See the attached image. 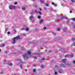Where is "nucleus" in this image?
<instances>
[{
    "label": "nucleus",
    "mask_w": 75,
    "mask_h": 75,
    "mask_svg": "<svg viewBox=\"0 0 75 75\" xmlns=\"http://www.w3.org/2000/svg\"><path fill=\"white\" fill-rule=\"evenodd\" d=\"M1 22H4V21H1Z\"/></svg>",
    "instance_id": "62"
},
{
    "label": "nucleus",
    "mask_w": 75,
    "mask_h": 75,
    "mask_svg": "<svg viewBox=\"0 0 75 75\" xmlns=\"http://www.w3.org/2000/svg\"><path fill=\"white\" fill-rule=\"evenodd\" d=\"M45 59V58L44 57H43V58L42 59V60H44Z\"/></svg>",
    "instance_id": "43"
},
{
    "label": "nucleus",
    "mask_w": 75,
    "mask_h": 75,
    "mask_svg": "<svg viewBox=\"0 0 75 75\" xmlns=\"http://www.w3.org/2000/svg\"><path fill=\"white\" fill-rule=\"evenodd\" d=\"M43 29L44 30H45L46 29V28L45 27H44V28H43Z\"/></svg>",
    "instance_id": "44"
},
{
    "label": "nucleus",
    "mask_w": 75,
    "mask_h": 75,
    "mask_svg": "<svg viewBox=\"0 0 75 75\" xmlns=\"http://www.w3.org/2000/svg\"><path fill=\"white\" fill-rule=\"evenodd\" d=\"M34 54H35V55H36V54H37L38 55H39V53H34Z\"/></svg>",
    "instance_id": "32"
},
{
    "label": "nucleus",
    "mask_w": 75,
    "mask_h": 75,
    "mask_svg": "<svg viewBox=\"0 0 75 75\" xmlns=\"http://www.w3.org/2000/svg\"><path fill=\"white\" fill-rule=\"evenodd\" d=\"M45 5L46 6H47V7H48L49 6V4H45Z\"/></svg>",
    "instance_id": "17"
},
{
    "label": "nucleus",
    "mask_w": 75,
    "mask_h": 75,
    "mask_svg": "<svg viewBox=\"0 0 75 75\" xmlns=\"http://www.w3.org/2000/svg\"><path fill=\"white\" fill-rule=\"evenodd\" d=\"M5 46V44H3L1 45L0 46V47H4Z\"/></svg>",
    "instance_id": "12"
},
{
    "label": "nucleus",
    "mask_w": 75,
    "mask_h": 75,
    "mask_svg": "<svg viewBox=\"0 0 75 75\" xmlns=\"http://www.w3.org/2000/svg\"><path fill=\"white\" fill-rule=\"evenodd\" d=\"M62 6H64V4H62Z\"/></svg>",
    "instance_id": "55"
},
{
    "label": "nucleus",
    "mask_w": 75,
    "mask_h": 75,
    "mask_svg": "<svg viewBox=\"0 0 75 75\" xmlns=\"http://www.w3.org/2000/svg\"><path fill=\"white\" fill-rule=\"evenodd\" d=\"M6 62V60H4V62Z\"/></svg>",
    "instance_id": "56"
},
{
    "label": "nucleus",
    "mask_w": 75,
    "mask_h": 75,
    "mask_svg": "<svg viewBox=\"0 0 75 75\" xmlns=\"http://www.w3.org/2000/svg\"><path fill=\"white\" fill-rule=\"evenodd\" d=\"M55 68H58V66H55Z\"/></svg>",
    "instance_id": "41"
},
{
    "label": "nucleus",
    "mask_w": 75,
    "mask_h": 75,
    "mask_svg": "<svg viewBox=\"0 0 75 75\" xmlns=\"http://www.w3.org/2000/svg\"><path fill=\"white\" fill-rule=\"evenodd\" d=\"M23 28H21V30H25V27H26V25H23Z\"/></svg>",
    "instance_id": "10"
},
{
    "label": "nucleus",
    "mask_w": 75,
    "mask_h": 75,
    "mask_svg": "<svg viewBox=\"0 0 75 75\" xmlns=\"http://www.w3.org/2000/svg\"><path fill=\"white\" fill-rule=\"evenodd\" d=\"M61 66H62V67H66V66H67V64H61Z\"/></svg>",
    "instance_id": "8"
},
{
    "label": "nucleus",
    "mask_w": 75,
    "mask_h": 75,
    "mask_svg": "<svg viewBox=\"0 0 75 75\" xmlns=\"http://www.w3.org/2000/svg\"><path fill=\"white\" fill-rule=\"evenodd\" d=\"M35 13H38V12L36 10H35Z\"/></svg>",
    "instance_id": "35"
},
{
    "label": "nucleus",
    "mask_w": 75,
    "mask_h": 75,
    "mask_svg": "<svg viewBox=\"0 0 75 75\" xmlns=\"http://www.w3.org/2000/svg\"><path fill=\"white\" fill-rule=\"evenodd\" d=\"M71 10H72V11H74V8H71Z\"/></svg>",
    "instance_id": "45"
},
{
    "label": "nucleus",
    "mask_w": 75,
    "mask_h": 75,
    "mask_svg": "<svg viewBox=\"0 0 75 75\" xmlns=\"http://www.w3.org/2000/svg\"><path fill=\"white\" fill-rule=\"evenodd\" d=\"M57 31H60V28H58L57 29Z\"/></svg>",
    "instance_id": "40"
},
{
    "label": "nucleus",
    "mask_w": 75,
    "mask_h": 75,
    "mask_svg": "<svg viewBox=\"0 0 75 75\" xmlns=\"http://www.w3.org/2000/svg\"><path fill=\"white\" fill-rule=\"evenodd\" d=\"M40 1L42 4H44L45 3V2L42 0H40Z\"/></svg>",
    "instance_id": "9"
},
{
    "label": "nucleus",
    "mask_w": 75,
    "mask_h": 75,
    "mask_svg": "<svg viewBox=\"0 0 75 75\" xmlns=\"http://www.w3.org/2000/svg\"><path fill=\"white\" fill-rule=\"evenodd\" d=\"M18 39H20V36H18L14 38L13 39V41L12 42V44H15L16 40H18Z\"/></svg>",
    "instance_id": "2"
},
{
    "label": "nucleus",
    "mask_w": 75,
    "mask_h": 75,
    "mask_svg": "<svg viewBox=\"0 0 75 75\" xmlns=\"http://www.w3.org/2000/svg\"><path fill=\"white\" fill-rule=\"evenodd\" d=\"M73 28H75V25H74V26H73Z\"/></svg>",
    "instance_id": "54"
},
{
    "label": "nucleus",
    "mask_w": 75,
    "mask_h": 75,
    "mask_svg": "<svg viewBox=\"0 0 75 75\" xmlns=\"http://www.w3.org/2000/svg\"><path fill=\"white\" fill-rule=\"evenodd\" d=\"M52 4L54 5V7H57V4H54V2H52Z\"/></svg>",
    "instance_id": "6"
},
{
    "label": "nucleus",
    "mask_w": 75,
    "mask_h": 75,
    "mask_svg": "<svg viewBox=\"0 0 75 75\" xmlns=\"http://www.w3.org/2000/svg\"><path fill=\"white\" fill-rule=\"evenodd\" d=\"M25 30L26 31H28L29 30V29H28V28L27 27H26V28L25 29Z\"/></svg>",
    "instance_id": "14"
},
{
    "label": "nucleus",
    "mask_w": 75,
    "mask_h": 75,
    "mask_svg": "<svg viewBox=\"0 0 75 75\" xmlns=\"http://www.w3.org/2000/svg\"><path fill=\"white\" fill-rule=\"evenodd\" d=\"M20 68H21V69H22V68H23V67L22 66V65H21V64H20Z\"/></svg>",
    "instance_id": "21"
},
{
    "label": "nucleus",
    "mask_w": 75,
    "mask_h": 75,
    "mask_svg": "<svg viewBox=\"0 0 75 75\" xmlns=\"http://www.w3.org/2000/svg\"><path fill=\"white\" fill-rule=\"evenodd\" d=\"M67 61V59H64L62 60V62H63L64 63H65Z\"/></svg>",
    "instance_id": "5"
},
{
    "label": "nucleus",
    "mask_w": 75,
    "mask_h": 75,
    "mask_svg": "<svg viewBox=\"0 0 75 75\" xmlns=\"http://www.w3.org/2000/svg\"><path fill=\"white\" fill-rule=\"evenodd\" d=\"M43 8L44 9V10H47V8L45 7H43Z\"/></svg>",
    "instance_id": "24"
},
{
    "label": "nucleus",
    "mask_w": 75,
    "mask_h": 75,
    "mask_svg": "<svg viewBox=\"0 0 75 75\" xmlns=\"http://www.w3.org/2000/svg\"><path fill=\"white\" fill-rule=\"evenodd\" d=\"M38 18L39 19H40V18H41V16H38Z\"/></svg>",
    "instance_id": "22"
},
{
    "label": "nucleus",
    "mask_w": 75,
    "mask_h": 75,
    "mask_svg": "<svg viewBox=\"0 0 75 75\" xmlns=\"http://www.w3.org/2000/svg\"><path fill=\"white\" fill-rule=\"evenodd\" d=\"M27 54H25L23 55V58H24V59H27V58H28V56L29 55L31 54V52L29 51H28L27 52Z\"/></svg>",
    "instance_id": "1"
},
{
    "label": "nucleus",
    "mask_w": 75,
    "mask_h": 75,
    "mask_svg": "<svg viewBox=\"0 0 75 75\" xmlns=\"http://www.w3.org/2000/svg\"><path fill=\"white\" fill-rule=\"evenodd\" d=\"M55 74H57V72L55 71Z\"/></svg>",
    "instance_id": "49"
},
{
    "label": "nucleus",
    "mask_w": 75,
    "mask_h": 75,
    "mask_svg": "<svg viewBox=\"0 0 75 75\" xmlns=\"http://www.w3.org/2000/svg\"><path fill=\"white\" fill-rule=\"evenodd\" d=\"M64 18L66 19L67 20H68V19H69V18H68L67 17H64Z\"/></svg>",
    "instance_id": "23"
},
{
    "label": "nucleus",
    "mask_w": 75,
    "mask_h": 75,
    "mask_svg": "<svg viewBox=\"0 0 75 75\" xmlns=\"http://www.w3.org/2000/svg\"><path fill=\"white\" fill-rule=\"evenodd\" d=\"M1 49H0V52H1Z\"/></svg>",
    "instance_id": "59"
},
{
    "label": "nucleus",
    "mask_w": 75,
    "mask_h": 75,
    "mask_svg": "<svg viewBox=\"0 0 75 75\" xmlns=\"http://www.w3.org/2000/svg\"><path fill=\"white\" fill-rule=\"evenodd\" d=\"M71 40L72 41H75V38H72L71 39Z\"/></svg>",
    "instance_id": "19"
},
{
    "label": "nucleus",
    "mask_w": 75,
    "mask_h": 75,
    "mask_svg": "<svg viewBox=\"0 0 75 75\" xmlns=\"http://www.w3.org/2000/svg\"><path fill=\"white\" fill-rule=\"evenodd\" d=\"M8 34H10V32H7Z\"/></svg>",
    "instance_id": "42"
},
{
    "label": "nucleus",
    "mask_w": 75,
    "mask_h": 75,
    "mask_svg": "<svg viewBox=\"0 0 75 75\" xmlns=\"http://www.w3.org/2000/svg\"><path fill=\"white\" fill-rule=\"evenodd\" d=\"M39 62H42V61H41V60H40V61H39Z\"/></svg>",
    "instance_id": "53"
},
{
    "label": "nucleus",
    "mask_w": 75,
    "mask_h": 75,
    "mask_svg": "<svg viewBox=\"0 0 75 75\" xmlns=\"http://www.w3.org/2000/svg\"><path fill=\"white\" fill-rule=\"evenodd\" d=\"M72 11H70V13H72Z\"/></svg>",
    "instance_id": "50"
},
{
    "label": "nucleus",
    "mask_w": 75,
    "mask_h": 75,
    "mask_svg": "<svg viewBox=\"0 0 75 75\" xmlns=\"http://www.w3.org/2000/svg\"><path fill=\"white\" fill-rule=\"evenodd\" d=\"M75 0H71V1L72 2V3H74L75 2Z\"/></svg>",
    "instance_id": "27"
},
{
    "label": "nucleus",
    "mask_w": 75,
    "mask_h": 75,
    "mask_svg": "<svg viewBox=\"0 0 75 75\" xmlns=\"http://www.w3.org/2000/svg\"><path fill=\"white\" fill-rule=\"evenodd\" d=\"M16 8H19V9H20V6H18L17 7H16Z\"/></svg>",
    "instance_id": "29"
},
{
    "label": "nucleus",
    "mask_w": 75,
    "mask_h": 75,
    "mask_svg": "<svg viewBox=\"0 0 75 75\" xmlns=\"http://www.w3.org/2000/svg\"><path fill=\"white\" fill-rule=\"evenodd\" d=\"M39 8L40 11H42V9H41V8Z\"/></svg>",
    "instance_id": "36"
},
{
    "label": "nucleus",
    "mask_w": 75,
    "mask_h": 75,
    "mask_svg": "<svg viewBox=\"0 0 75 75\" xmlns=\"http://www.w3.org/2000/svg\"><path fill=\"white\" fill-rule=\"evenodd\" d=\"M67 23H69V21H67Z\"/></svg>",
    "instance_id": "60"
},
{
    "label": "nucleus",
    "mask_w": 75,
    "mask_h": 75,
    "mask_svg": "<svg viewBox=\"0 0 75 75\" xmlns=\"http://www.w3.org/2000/svg\"><path fill=\"white\" fill-rule=\"evenodd\" d=\"M16 8V6H13L10 5L9 6V8L10 10H12L13 9H14Z\"/></svg>",
    "instance_id": "4"
},
{
    "label": "nucleus",
    "mask_w": 75,
    "mask_h": 75,
    "mask_svg": "<svg viewBox=\"0 0 75 75\" xmlns=\"http://www.w3.org/2000/svg\"><path fill=\"white\" fill-rule=\"evenodd\" d=\"M73 62V63H74V64H75V60Z\"/></svg>",
    "instance_id": "47"
},
{
    "label": "nucleus",
    "mask_w": 75,
    "mask_h": 75,
    "mask_svg": "<svg viewBox=\"0 0 75 75\" xmlns=\"http://www.w3.org/2000/svg\"><path fill=\"white\" fill-rule=\"evenodd\" d=\"M47 50H45V52H47Z\"/></svg>",
    "instance_id": "61"
},
{
    "label": "nucleus",
    "mask_w": 75,
    "mask_h": 75,
    "mask_svg": "<svg viewBox=\"0 0 75 75\" xmlns=\"http://www.w3.org/2000/svg\"><path fill=\"white\" fill-rule=\"evenodd\" d=\"M52 34L53 35H56V34L55 33L54 34V32H52Z\"/></svg>",
    "instance_id": "38"
},
{
    "label": "nucleus",
    "mask_w": 75,
    "mask_h": 75,
    "mask_svg": "<svg viewBox=\"0 0 75 75\" xmlns=\"http://www.w3.org/2000/svg\"><path fill=\"white\" fill-rule=\"evenodd\" d=\"M7 52H8L7 51H6L4 52V54H7Z\"/></svg>",
    "instance_id": "28"
},
{
    "label": "nucleus",
    "mask_w": 75,
    "mask_h": 75,
    "mask_svg": "<svg viewBox=\"0 0 75 75\" xmlns=\"http://www.w3.org/2000/svg\"><path fill=\"white\" fill-rule=\"evenodd\" d=\"M36 71V69H34L33 70V72H35Z\"/></svg>",
    "instance_id": "31"
},
{
    "label": "nucleus",
    "mask_w": 75,
    "mask_h": 75,
    "mask_svg": "<svg viewBox=\"0 0 75 75\" xmlns=\"http://www.w3.org/2000/svg\"><path fill=\"white\" fill-rule=\"evenodd\" d=\"M17 60L20 61V63H22V60H21L20 59H18Z\"/></svg>",
    "instance_id": "11"
},
{
    "label": "nucleus",
    "mask_w": 75,
    "mask_h": 75,
    "mask_svg": "<svg viewBox=\"0 0 75 75\" xmlns=\"http://www.w3.org/2000/svg\"><path fill=\"white\" fill-rule=\"evenodd\" d=\"M59 16H61V15H58Z\"/></svg>",
    "instance_id": "64"
},
{
    "label": "nucleus",
    "mask_w": 75,
    "mask_h": 75,
    "mask_svg": "<svg viewBox=\"0 0 75 75\" xmlns=\"http://www.w3.org/2000/svg\"><path fill=\"white\" fill-rule=\"evenodd\" d=\"M25 35V34L24 33L23 34V35L24 36V35Z\"/></svg>",
    "instance_id": "52"
},
{
    "label": "nucleus",
    "mask_w": 75,
    "mask_h": 75,
    "mask_svg": "<svg viewBox=\"0 0 75 75\" xmlns=\"http://www.w3.org/2000/svg\"><path fill=\"white\" fill-rule=\"evenodd\" d=\"M49 52H50V53L51 52H52V51H51V50H49Z\"/></svg>",
    "instance_id": "46"
},
{
    "label": "nucleus",
    "mask_w": 75,
    "mask_h": 75,
    "mask_svg": "<svg viewBox=\"0 0 75 75\" xmlns=\"http://www.w3.org/2000/svg\"><path fill=\"white\" fill-rule=\"evenodd\" d=\"M56 21H58V20H56Z\"/></svg>",
    "instance_id": "63"
},
{
    "label": "nucleus",
    "mask_w": 75,
    "mask_h": 75,
    "mask_svg": "<svg viewBox=\"0 0 75 75\" xmlns=\"http://www.w3.org/2000/svg\"><path fill=\"white\" fill-rule=\"evenodd\" d=\"M17 4V2H16L14 3V4Z\"/></svg>",
    "instance_id": "48"
},
{
    "label": "nucleus",
    "mask_w": 75,
    "mask_h": 75,
    "mask_svg": "<svg viewBox=\"0 0 75 75\" xmlns=\"http://www.w3.org/2000/svg\"><path fill=\"white\" fill-rule=\"evenodd\" d=\"M35 8H36L37 7V6H35Z\"/></svg>",
    "instance_id": "57"
},
{
    "label": "nucleus",
    "mask_w": 75,
    "mask_h": 75,
    "mask_svg": "<svg viewBox=\"0 0 75 75\" xmlns=\"http://www.w3.org/2000/svg\"><path fill=\"white\" fill-rule=\"evenodd\" d=\"M74 57V54H66L65 56V58H68V57Z\"/></svg>",
    "instance_id": "3"
},
{
    "label": "nucleus",
    "mask_w": 75,
    "mask_h": 75,
    "mask_svg": "<svg viewBox=\"0 0 75 75\" xmlns=\"http://www.w3.org/2000/svg\"><path fill=\"white\" fill-rule=\"evenodd\" d=\"M4 72H3V71H1L0 72V74H4Z\"/></svg>",
    "instance_id": "18"
},
{
    "label": "nucleus",
    "mask_w": 75,
    "mask_h": 75,
    "mask_svg": "<svg viewBox=\"0 0 75 75\" xmlns=\"http://www.w3.org/2000/svg\"><path fill=\"white\" fill-rule=\"evenodd\" d=\"M5 31H7V29H5Z\"/></svg>",
    "instance_id": "58"
},
{
    "label": "nucleus",
    "mask_w": 75,
    "mask_h": 75,
    "mask_svg": "<svg viewBox=\"0 0 75 75\" xmlns=\"http://www.w3.org/2000/svg\"><path fill=\"white\" fill-rule=\"evenodd\" d=\"M38 13H39L40 14H42V13H41V12L40 11L38 12Z\"/></svg>",
    "instance_id": "34"
},
{
    "label": "nucleus",
    "mask_w": 75,
    "mask_h": 75,
    "mask_svg": "<svg viewBox=\"0 0 75 75\" xmlns=\"http://www.w3.org/2000/svg\"><path fill=\"white\" fill-rule=\"evenodd\" d=\"M34 17L33 16V15H31L29 17V20H32V18H33Z\"/></svg>",
    "instance_id": "7"
},
{
    "label": "nucleus",
    "mask_w": 75,
    "mask_h": 75,
    "mask_svg": "<svg viewBox=\"0 0 75 75\" xmlns=\"http://www.w3.org/2000/svg\"><path fill=\"white\" fill-rule=\"evenodd\" d=\"M64 17L62 16L61 17V20H62L63 19H64Z\"/></svg>",
    "instance_id": "26"
},
{
    "label": "nucleus",
    "mask_w": 75,
    "mask_h": 75,
    "mask_svg": "<svg viewBox=\"0 0 75 75\" xmlns=\"http://www.w3.org/2000/svg\"><path fill=\"white\" fill-rule=\"evenodd\" d=\"M33 58L34 59H37V57H33Z\"/></svg>",
    "instance_id": "39"
},
{
    "label": "nucleus",
    "mask_w": 75,
    "mask_h": 75,
    "mask_svg": "<svg viewBox=\"0 0 75 75\" xmlns=\"http://www.w3.org/2000/svg\"><path fill=\"white\" fill-rule=\"evenodd\" d=\"M7 64L8 65H10V66H12V65H13V64L12 63H7Z\"/></svg>",
    "instance_id": "15"
},
{
    "label": "nucleus",
    "mask_w": 75,
    "mask_h": 75,
    "mask_svg": "<svg viewBox=\"0 0 75 75\" xmlns=\"http://www.w3.org/2000/svg\"><path fill=\"white\" fill-rule=\"evenodd\" d=\"M14 33H16V30L15 29H14Z\"/></svg>",
    "instance_id": "37"
},
{
    "label": "nucleus",
    "mask_w": 75,
    "mask_h": 75,
    "mask_svg": "<svg viewBox=\"0 0 75 75\" xmlns=\"http://www.w3.org/2000/svg\"><path fill=\"white\" fill-rule=\"evenodd\" d=\"M71 20H73V21H75V18H72Z\"/></svg>",
    "instance_id": "16"
},
{
    "label": "nucleus",
    "mask_w": 75,
    "mask_h": 75,
    "mask_svg": "<svg viewBox=\"0 0 75 75\" xmlns=\"http://www.w3.org/2000/svg\"><path fill=\"white\" fill-rule=\"evenodd\" d=\"M44 65H42L41 66V67L42 68H44Z\"/></svg>",
    "instance_id": "30"
},
{
    "label": "nucleus",
    "mask_w": 75,
    "mask_h": 75,
    "mask_svg": "<svg viewBox=\"0 0 75 75\" xmlns=\"http://www.w3.org/2000/svg\"><path fill=\"white\" fill-rule=\"evenodd\" d=\"M43 21H44L43 19H41V20H40V24L41 23H42V22H43Z\"/></svg>",
    "instance_id": "13"
},
{
    "label": "nucleus",
    "mask_w": 75,
    "mask_h": 75,
    "mask_svg": "<svg viewBox=\"0 0 75 75\" xmlns=\"http://www.w3.org/2000/svg\"><path fill=\"white\" fill-rule=\"evenodd\" d=\"M33 13H34L33 12H31L30 13L31 14H33Z\"/></svg>",
    "instance_id": "51"
},
{
    "label": "nucleus",
    "mask_w": 75,
    "mask_h": 75,
    "mask_svg": "<svg viewBox=\"0 0 75 75\" xmlns=\"http://www.w3.org/2000/svg\"><path fill=\"white\" fill-rule=\"evenodd\" d=\"M22 8V10H25V7H23Z\"/></svg>",
    "instance_id": "25"
},
{
    "label": "nucleus",
    "mask_w": 75,
    "mask_h": 75,
    "mask_svg": "<svg viewBox=\"0 0 75 75\" xmlns=\"http://www.w3.org/2000/svg\"><path fill=\"white\" fill-rule=\"evenodd\" d=\"M59 73H62V71H61V70H59L58 71Z\"/></svg>",
    "instance_id": "20"
},
{
    "label": "nucleus",
    "mask_w": 75,
    "mask_h": 75,
    "mask_svg": "<svg viewBox=\"0 0 75 75\" xmlns=\"http://www.w3.org/2000/svg\"><path fill=\"white\" fill-rule=\"evenodd\" d=\"M73 46H75V42H74V44L72 45L71 46V47H72V46H73Z\"/></svg>",
    "instance_id": "33"
}]
</instances>
